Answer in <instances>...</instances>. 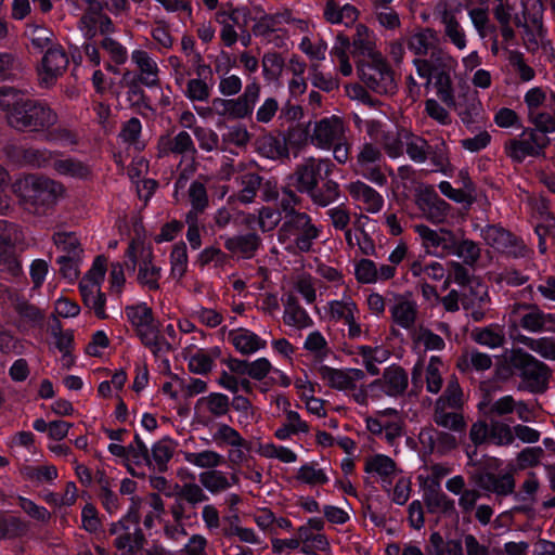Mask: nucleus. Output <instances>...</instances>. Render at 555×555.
I'll return each instance as SVG.
<instances>
[{"label": "nucleus", "instance_id": "nucleus-46", "mask_svg": "<svg viewBox=\"0 0 555 555\" xmlns=\"http://www.w3.org/2000/svg\"><path fill=\"white\" fill-rule=\"evenodd\" d=\"M375 35L365 25L358 24L356 34L352 37L353 53H358L369 59L382 54L376 50Z\"/></svg>", "mask_w": 555, "mask_h": 555}, {"label": "nucleus", "instance_id": "nucleus-28", "mask_svg": "<svg viewBox=\"0 0 555 555\" xmlns=\"http://www.w3.org/2000/svg\"><path fill=\"white\" fill-rule=\"evenodd\" d=\"M224 248L240 259H251L262 246V240L256 232L221 236Z\"/></svg>", "mask_w": 555, "mask_h": 555}, {"label": "nucleus", "instance_id": "nucleus-35", "mask_svg": "<svg viewBox=\"0 0 555 555\" xmlns=\"http://www.w3.org/2000/svg\"><path fill=\"white\" fill-rule=\"evenodd\" d=\"M157 150L160 157L169 154L194 156L197 153L192 137L186 131H180L175 137L162 135L157 142Z\"/></svg>", "mask_w": 555, "mask_h": 555}, {"label": "nucleus", "instance_id": "nucleus-3", "mask_svg": "<svg viewBox=\"0 0 555 555\" xmlns=\"http://www.w3.org/2000/svg\"><path fill=\"white\" fill-rule=\"evenodd\" d=\"M12 192L21 203L31 207L54 205L65 196V186L51 178L39 175H26L16 179Z\"/></svg>", "mask_w": 555, "mask_h": 555}, {"label": "nucleus", "instance_id": "nucleus-14", "mask_svg": "<svg viewBox=\"0 0 555 555\" xmlns=\"http://www.w3.org/2000/svg\"><path fill=\"white\" fill-rule=\"evenodd\" d=\"M365 86L378 94H392L397 89L393 73L382 54L376 55L359 68Z\"/></svg>", "mask_w": 555, "mask_h": 555}, {"label": "nucleus", "instance_id": "nucleus-29", "mask_svg": "<svg viewBox=\"0 0 555 555\" xmlns=\"http://www.w3.org/2000/svg\"><path fill=\"white\" fill-rule=\"evenodd\" d=\"M183 354L191 373L205 375L212 370L215 361L221 356V350L219 347L196 348L194 344H191L184 348Z\"/></svg>", "mask_w": 555, "mask_h": 555}, {"label": "nucleus", "instance_id": "nucleus-48", "mask_svg": "<svg viewBox=\"0 0 555 555\" xmlns=\"http://www.w3.org/2000/svg\"><path fill=\"white\" fill-rule=\"evenodd\" d=\"M259 153L270 159L288 158L289 150L287 140L283 135H264L258 142Z\"/></svg>", "mask_w": 555, "mask_h": 555}, {"label": "nucleus", "instance_id": "nucleus-17", "mask_svg": "<svg viewBox=\"0 0 555 555\" xmlns=\"http://www.w3.org/2000/svg\"><path fill=\"white\" fill-rule=\"evenodd\" d=\"M414 231L421 237L422 246L428 255L438 258L455 255L456 236L451 230H434L425 224H415Z\"/></svg>", "mask_w": 555, "mask_h": 555}, {"label": "nucleus", "instance_id": "nucleus-7", "mask_svg": "<svg viewBox=\"0 0 555 555\" xmlns=\"http://www.w3.org/2000/svg\"><path fill=\"white\" fill-rule=\"evenodd\" d=\"M511 365L519 372L525 389L530 392H543L547 388L552 370L521 348L511 349L507 353Z\"/></svg>", "mask_w": 555, "mask_h": 555}, {"label": "nucleus", "instance_id": "nucleus-12", "mask_svg": "<svg viewBox=\"0 0 555 555\" xmlns=\"http://www.w3.org/2000/svg\"><path fill=\"white\" fill-rule=\"evenodd\" d=\"M548 143L550 138L543 132L527 128L517 138L505 142L504 151L513 162L522 163L527 157L543 155Z\"/></svg>", "mask_w": 555, "mask_h": 555}, {"label": "nucleus", "instance_id": "nucleus-45", "mask_svg": "<svg viewBox=\"0 0 555 555\" xmlns=\"http://www.w3.org/2000/svg\"><path fill=\"white\" fill-rule=\"evenodd\" d=\"M357 354L361 357L365 370L373 376L379 373L378 364L386 362L390 357L389 350L383 346H359Z\"/></svg>", "mask_w": 555, "mask_h": 555}, {"label": "nucleus", "instance_id": "nucleus-20", "mask_svg": "<svg viewBox=\"0 0 555 555\" xmlns=\"http://www.w3.org/2000/svg\"><path fill=\"white\" fill-rule=\"evenodd\" d=\"M68 64V56L61 46L48 48L37 69L39 85L43 88L52 87L65 73Z\"/></svg>", "mask_w": 555, "mask_h": 555}, {"label": "nucleus", "instance_id": "nucleus-42", "mask_svg": "<svg viewBox=\"0 0 555 555\" xmlns=\"http://www.w3.org/2000/svg\"><path fill=\"white\" fill-rule=\"evenodd\" d=\"M198 480L209 493L218 494L230 489L238 479L235 475L229 477L227 473L215 468L199 473Z\"/></svg>", "mask_w": 555, "mask_h": 555}, {"label": "nucleus", "instance_id": "nucleus-5", "mask_svg": "<svg viewBox=\"0 0 555 555\" xmlns=\"http://www.w3.org/2000/svg\"><path fill=\"white\" fill-rule=\"evenodd\" d=\"M57 120V114L47 103L26 96L18 111L7 116L8 124L18 131H49Z\"/></svg>", "mask_w": 555, "mask_h": 555}, {"label": "nucleus", "instance_id": "nucleus-25", "mask_svg": "<svg viewBox=\"0 0 555 555\" xmlns=\"http://www.w3.org/2000/svg\"><path fill=\"white\" fill-rule=\"evenodd\" d=\"M78 29L89 40L98 33L106 36L115 31L111 17L103 13L102 4L96 0H89L88 9L79 20Z\"/></svg>", "mask_w": 555, "mask_h": 555}, {"label": "nucleus", "instance_id": "nucleus-58", "mask_svg": "<svg viewBox=\"0 0 555 555\" xmlns=\"http://www.w3.org/2000/svg\"><path fill=\"white\" fill-rule=\"evenodd\" d=\"M469 20L478 35L483 40L488 36L496 34V27L490 23L488 10L485 8H473L468 11Z\"/></svg>", "mask_w": 555, "mask_h": 555}, {"label": "nucleus", "instance_id": "nucleus-15", "mask_svg": "<svg viewBox=\"0 0 555 555\" xmlns=\"http://www.w3.org/2000/svg\"><path fill=\"white\" fill-rule=\"evenodd\" d=\"M382 159L380 149L371 142H365L359 146L356 162L351 167L356 175L377 186H384L387 183V177L380 166Z\"/></svg>", "mask_w": 555, "mask_h": 555}, {"label": "nucleus", "instance_id": "nucleus-37", "mask_svg": "<svg viewBox=\"0 0 555 555\" xmlns=\"http://www.w3.org/2000/svg\"><path fill=\"white\" fill-rule=\"evenodd\" d=\"M418 207L423 216L434 224L447 222L451 206L435 193L423 195L418 199Z\"/></svg>", "mask_w": 555, "mask_h": 555}, {"label": "nucleus", "instance_id": "nucleus-41", "mask_svg": "<svg viewBox=\"0 0 555 555\" xmlns=\"http://www.w3.org/2000/svg\"><path fill=\"white\" fill-rule=\"evenodd\" d=\"M53 169L60 176L77 180H87L92 176V168L88 163L70 156L57 155L53 162Z\"/></svg>", "mask_w": 555, "mask_h": 555}, {"label": "nucleus", "instance_id": "nucleus-40", "mask_svg": "<svg viewBox=\"0 0 555 555\" xmlns=\"http://www.w3.org/2000/svg\"><path fill=\"white\" fill-rule=\"evenodd\" d=\"M326 314L330 320L345 323L352 317H360V310L349 291H345L339 299L326 305Z\"/></svg>", "mask_w": 555, "mask_h": 555}, {"label": "nucleus", "instance_id": "nucleus-11", "mask_svg": "<svg viewBox=\"0 0 555 555\" xmlns=\"http://www.w3.org/2000/svg\"><path fill=\"white\" fill-rule=\"evenodd\" d=\"M508 325L514 330L521 326L531 333L555 331V315L544 313L533 306L514 304L508 309Z\"/></svg>", "mask_w": 555, "mask_h": 555}, {"label": "nucleus", "instance_id": "nucleus-27", "mask_svg": "<svg viewBox=\"0 0 555 555\" xmlns=\"http://www.w3.org/2000/svg\"><path fill=\"white\" fill-rule=\"evenodd\" d=\"M364 472L377 478L385 492H390L395 479L402 473L390 456L379 453L365 457Z\"/></svg>", "mask_w": 555, "mask_h": 555}, {"label": "nucleus", "instance_id": "nucleus-47", "mask_svg": "<svg viewBox=\"0 0 555 555\" xmlns=\"http://www.w3.org/2000/svg\"><path fill=\"white\" fill-rule=\"evenodd\" d=\"M324 17L331 24L352 25L358 18V10L351 4L339 5L334 0H327Z\"/></svg>", "mask_w": 555, "mask_h": 555}, {"label": "nucleus", "instance_id": "nucleus-52", "mask_svg": "<svg viewBox=\"0 0 555 555\" xmlns=\"http://www.w3.org/2000/svg\"><path fill=\"white\" fill-rule=\"evenodd\" d=\"M307 194L314 205L326 207L338 201L340 196L339 184L334 180H327L321 188L317 186Z\"/></svg>", "mask_w": 555, "mask_h": 555}, {"label": "nucleus", "instance_id": "nucleus-44", "mask_svg": "<svg viewBox=\"0 0 555 555\" xmlns=\"http://www.w3.org/2000/svg\"><path fill=\"white\" fill-rule=\"evenodd\" d=\"M511 337L515 341L528 347L541 358L548 361H555V338L547 336L533 338L522 334L514 335L513 333H511Z\"/></svg>", "mask_w": 555, "mask_h": 555}, {"label": "nucleus", "instance_id": "nucleus-50", "mask_svg": "<svg viewBox=\"0 0 555 555\" xmlns=\"http://www.w3.org/2000/svg\"><path fill=\"white\" fill-rule=\"evenodd\" d=\"M176 450V443L172 439L166 437L155 442L152 447V455L149 464H153L159 472L167 470L169 461L171 460Z\"/></svg>", "mask_w": 555, "mask_h": 555}, {"label": "nucleus", "instance_id": "nucleus-63", "mask_svg": "<svg viewBox=\"0 0 555 555\" xmlns=\"http://www.w3.org/2000/svg\"><path fill=\"white\" fill-rule=\"evenodd\" d=\"M408 133L405 130L401 131H383L379 143L384 151L390 158H398L403 154L404 138L403 134Z\"/></svg>", "mask_w": 555, "mask_h": 555}, {"label": "nucleus", "instance_id": "nucleus-34", "mask_svg": "<svg viewBox=\"0 0 555 555\" xmlns=\"http://www.w3.org/2000/svg\"><path fill=\"white\" fill-rule=\"evenodd\" d=\"M406 46L416 57L430 56L433 52L442 50L438 34L431 28H423L410 35L406 39Z\"/></svg>", "mask_w": 555, "mask_h": 555}, {"label": "nucleus", "instance_id": "nucleus-18", "mask_svg": "<svg viewBox=\"0 0 555 555\" xmlns=\"http://www.w3.org/2000/svg\"><path fill=\"white\" fill-rule=\"evenodd\" d=\"M443 104L453 108L461 121L469 126L479 122L482 118L483 107L477 91L469 88L461 91L457 96L454 94V88L450 90L449 99L439 98Z\"/></svg>", "mask_w": 555, "mask_h": 555}, {"label": "nucleus", "instance_id": "nucleus-23", "mask_svg": "<svg viewBox=\"0 0 555 555\" xmlns=\"http://www.w3.org/2000/svg\"><path fill=\"white\" fill-rule=\"evenodd\" d=\"M481 235L487 245L508 256L518 258L525 257L528 253L524 242L502 227L488 225Z\"/></svg>", "mask_w": 555, "mask_h": 555}, {"label": "nucleus", "instance_id": "nucleus-39", "mask_svg": "<svg viewBox=\"0 0 555 555\" xmlns=\"http://www.w3.org/2000/svg\"><path fill=\"white\" fill-rule=\"evenodd\" d=\"M131 60L139 69L138 80L149 87H155L159 83V68L156 61L144 50H134L131 53Z\"/></svg>", "mask_w": 555, "mask_h": 555}, {"label": "nucleus", "instance_id": "nucleus-57", "mask_svg": "<svg viewBox=\"0 0 555 555\" xmlns=\"http://www.w3.org/2000/svg\"><path fill=\"white\" fill-rule=\"evenodd\" d=\"M12 305L23 323L36 326L42 322L43 314L40 310L24 298L15 296L12 298Z\"/></svg>", "mask_w": 555, "mask_h": 555}, {"label": "nucleus", "instance_id": "nucleus-9", "mask_svg": "<svg viewBox=\"0 0 555 555\" xmlns=\"http://www.w3.org/2000/svg\"><path fill=\"white\" fill-rule=\"evenodd\" d=\"M106 272V260L99 256L93 261L91 269L79 283L80 294L83 304L91 309L99 319H106L105 302L106 296L101 291Z\"/></svg>", "mask_w": 555, "mask_h": 555}, {"label": "nucleus", "instance_id": "nucleus-38", "mask_svg": "<svg viewBox=\"0 0 555 555\" xmlns=\"http://www.w3.org/2000/svg\"><path fill=\"white\" fill-rule=\"evenodd\" d=\"M229 410V397L221 392H210L195 403V411L204 417L219 418L228 414Z\"/></svg>", "mask_w": 555, "mask_h": 555}, {"label": "nucleus", "instance_id": "nucleus-4", "mask_svg": "<svg viewBox=\"0 0 555 555\" xmlns=\"http://www.w3.org/2000/svg\"><path fill=\"white\" fill-rule=\"evenodd\" d=\"M463 391L456 378L448 382L444 392L437 398L433 409V421L441 428L465 434L467 422L463 414Z\"/></svg>", "mask_w": 555, "mask_h": 555}, {"label": "nucleus", "instance_id": "nucleus-54", "mask_svg": "<svg viewBox=\"0 0 555 555\" xmlns=\"http://www.w3.org/2000/svg\"><path fill=\"white\" fill-rule=\"evenodd\" d=\"M473 339L482 346L494 349L503 346L505 334L499 325H490L482 328H476L473 332Z\"/></svg>", "mask_w": 555, "mask_h": 555}, {"label": "nucleus", "instance_id": "nucleus-55", "mask_svg": "<svg viewBox=\"0 0 555 555\" xmlns=\"http://www.w3.org/2000/svg\"><path fill=\"white\" fill-rule=\"evenodd\" d=\"M261 177L255 172H247L238 178L240 191L236 199L242 204H250L254 202L258 189L261 184Z\"/></svg>", "mask_w": 555, "mask_h": 555}, {"label": "nucleus", "instance_id": "nucleus-31", "mask_svg": "<svg viewBox=\"0 0 555 555\" xmlns=\"http://www.w3.org/2000/svg\"><path fill=\"white\" fill-rule=\"evenodd\" d=\"M350 197L361 204V208L369 214H377L384 207V197L374 188L361 180L346 184Z\"/></svg>", "mask_w": 555, "mask_h": 555}, {"label": "nucleus", "instance_id": "nucleus-32", "mask_svg": "<svg viewBox=\"0 0 555 555\" xmlns=\"http://www.w3.org/2000/svg\"><path fill=\"white\" fill-rule=\"evenodd\" d=\"M321 375L331 388L345 392L356 390V384L365 378L364 372L360 369L340 370L323 366Z\"/></svg>", "mask_w": 555, "mask_h": 555}, {"label": "nucleus", "instance_id": "nucleus-21", "mask_svg": "<svg viewBox=\"0 0 555 555\" xmlns=\"http://www.w3.org/2000/svg\"><path fill=\"white\" fill-rule=\"evenodd\" d=\"M409 385L406 372L397 365L384 370L380 378L369 384L372 392V400H378L383 396L397 397L402 395Z\"/></svg>", "mask_w": 555, "mask_h": 555}, {"label": "nucleus", "instance_id": "nucleus-30", "mask_svg": "<svg viewBox=\"0 0 555 555\" xmlns=\"http://www.w3.org/2000/svg\"><path fill=\"white\" fill-rule=\"evenodd\" d=\"M389 312L393 323L401 328L409 330L415 324L418 307L410 294H395Z\"/></svg>", "mask_w": 555, "mask_h": 555}, {"label": "nucleus", "instance_id": "nucleus-16", "mask_svg": "<svg viewBox=\"0 0 555 555\" xmlns=\"http://www.w3.org/2000/svg\"><path fill=\"white\" fill-rule=\"evenodd\" d=\"M334 166L330 158L308 157L296 167L291 179L298 192L308 193L318 186L320 180L332 175Z\"/></svg>", "mask_w": 555, "mask_h": 555}, {"label": "nucleus", "instance_id": "nucleus-43", "mask_svg": "<svg viewBox=\"0 0 555 555\" xmlns=\"http://www.w3.org/2000/svg\"><path fill=\"white\" fill-rule=\"evenodd\" d=\"M283 321L287 326L298 330L310 327L313 324L311 317L294 295H288L284 301Z\"/></svg>", "mask_w": 555, "mask_h": 555}, {"label": "nucleus", "instance_id": "nucleus-6", "mask_svg": "<svg viewBox=\"0 0 555 555\" xmlns=\"http://www.w3.org/2000/svg\"><path fill=\"white\" fill-rule=\"evenodd\" d=\"M126 315L142 344L156 357L171 350V346L159 333L154 321L153 311L145 304L126 308Z\"/></svg>", "mask_w": 555, "mask_h": 555}, {"label": "nucleus", "instance_id": "nucleus-61", "mask_svg": "<svg viewBox=\"0 0 555 555\" xmlns=\"http://www.w3.org/2000/svg\"><path fill=\"white\" fill-rule=\"evenodd\" d=\"M492 366V358L478 350H472L464 354L459 363L457 367L461 371L476 370V371H487Z\"/></svg>", "mask_w": 555, "mask_h": 555}, {"label": "nucleus", "instance_id": "nucleus-22", "mask_svg": "<svg viewBox=\"0 0 555 555\" xmlns=\"http://www.w3.org/2000/svg\"><path fill=\"white\" fill-rule=\"evenodd\" d=\"M347 130L348 128L340 117H324L314 124L310 141L315 147L328 151L336 142L344 140Z\"/></svg>", "mask_w": 555, "mask_h": 555}, {"label": "nucleus", "instance_id": "nucleus-53", "mask_svg": "<svg viewBox=\"0 0 555 555\" xmlns=\"http://www.w3.org/2000/svg\"><path fill=\"white\" fill-rule=\"evenodd\" d=\"M56 152L47 149H24L21 151V164L34 168H44L53 164Z\"/></svg>", "mask_w": 555, "mask_h": 555}, {"label": "nucleus", "instance_id": "nucleus-51", "mask_svg": "<svg viewBox=\"0 0 555 555\" xmlns=\"http://www.w3.org/2000/svg\"><path fill=\"white\" fill-rule=\"evenodd\" d=\"M405 152L411 160L414 163L423 164L428 158L430 153V145L422 137L413 133L403 134Z\"/></svg>", "mask_w": 555, "mask_h": 555}, {"label": "nucleus", "instance_id": "nucleus-33", "mask_svg": "<svg viewBox=\"0 0 555 555\" xmlns=\"http://www.w3.org/2000/svg\"><path fill=\"white\" fill-rule=\"evenodd\" d=\"M228 341L242 356L254 354L267 347L266 339L245 327L231 330L228 334Z\"/></svg>", "mask_w": 555, "mask_h": 555}, {"label": "nucleus", "instance_id": "nucleus-64", "mask_svg": "<svg viewBox=\"0 0 555 555\" xmlns=\"http://www.w3.org/2000/svg\"><path fill=\"white\" fill-rule=\"evenodd\" d=\"M242 435L232 426L219 423L212 433V441L219 448L237 447L242 443Z\"/></svg>", "mask_w": 555, "mask_h": 555}, {"label": "nucleus", "instance_id": "nucleus-49", "mask_svg": "<svg viewBox=\"0 0 555 555\" xmlns=\"http://www.w3.org/2000/svg\"><path fill=\"white\" fill-rule=\"evenodd\" d=\"M183 459L186 463L205 470L215 469L225 462L222 454L211 449L199 452H184Z\"/></svg>", "mask_w": 555, "mask_h": 555}, {"label": "nucleus", "instance_id": "nucleus-56", "mask_svg": "<svg viewBox=\"0 0 555 555\" xmlns=\"http://www.w3.org/2000/svg\"><path fill=\"white\" fill-rule=\"evenodd\" d=\"M170 276L180 281L185 275L189 267L188 249L184 243L176 244L170 253Z\"/></svg>", "mask_w": 555, "mask_h": 555}, {"label": "nucleus", "instance_id": "nucleus-24", "mask_svg": "<svg viewBox=\"0 0 555 555\" xmlns=\"http://www.w3.org/2000/svg\"><path fill=\"white\" fill-rule=\"evenodd\" d=\"M365 425L373 435H384L390 444L402 436L403 421L396 409H385L374 416H366Z\"/></svg>", "mask_w": 555, "mask_h": 555}, {"label": "nucleus", "instance_id": "nucleus-60", "mask_svg": "<svg viewBox=\"0 0 555 555\" xmlns=\"http://www.w3.org/2000/svg\"><path fill=\"white\" fill-rule=\"evenodd\" d=\"M25 243V235L20 225L0 220V246L15 248Z\"/></svg>", "mask_w": 555, "mask_h": 555}, {"label": "nucleus", "instance_id": "nucleus-26", "mask_svg": "<svg viewBox=\"0 0 555 555\" xmlns=\"http://www.w3.org/2000/svg\"><path fill=\"white\" fill-rule=\"evenodd\" d=\"M457 433L438 430L434 426H426L421 429L418 440L423 449L433 454L446 455L455 450L460 440Z\"/></svg>", "mask_w": 555, "mask_h": 555}, {"label": "nucleus", "instance_id": "nucleus-19", "mask_svg": "<svg viewBox=\"0 0 555 555\" xmlns=\"http://www.w3.org/2000/svg\"><path fill=\"white\" fill-rule=\"evenodd\" d=\"M460 7H453L449 0H441L436 5V15L443 25L446 39L462 51L467 48V35L456 16Z\"/></svg>", "mask_w": 555, "mask_h": 555}, {"label": "nucleus", "instance_id": "nucleus-1", "mask_svg": "<svg viewBox=\"0 0 555 555\" xmlns=\"http://www.w3.org/2000/svg\"><path fill=\"white\" fill-rule=\"evenodd\" d=\"M285 194L288 198L281 202L284 217L278 230V241L288 253H309L320 237L322 229L313 222L310 215L295 209L300 199L293 191H285Z\"/></svg>", "mask_w": 555, "mask_h": 555}, {"label": "nucleus", "instance_id": "nucleus-36", "mask_svg": "<svg viewBox=\"0 0 555 555\" xmlns=\"http://www.w3.org/2000/svg\"><path fill=\"white\" fill-rule=\"evenodd\" d=\"M481 489L492 492L499 496H507L515 493V478L512 472L503 475L482 473L476 478Z\"/></svg>", "mask_w": 555, "mask_h": 555}, {"label": "nucleus", "instance_id": "nucleus-59", "mask_svg": "<svg viewBox=\"0 0 555 555\" xmlns=\"http://www.w3.org/2000/svg\"><path fill=\"white\" fill-rule=\"evenodd\" d=\"M188 195L192 209L186 215L198 217L208 207V194L205 184L198 180L193 181L189 186Z\"/></svg>", "mask_w": 555, "mask_h": 555}, {"label": "nucleus", "instance_id": "nucleus-8", "mask_svg": "<svg viewBox=\"0 0 555 555\" xmlns=\"http://www.w3.org/2000/svg\"><path fill=\"white\" fill-rule=\"evenodd\" d=\"M260 82L253 78L245 86L244 91L235 98H215L211 108L217 115L227 119H244L251 116L255 105L260 98Z\"/></svg>", "mask_w": 555, "mask_h": 555}, {"label": "nucleus", "instance_id": "nucleus-10", "mask_svg": "<svg viewBox=\"0 0 555 555\" xmlns=\"http://www.w3.org/2000/svg\"><path fill=\"white\" fill-rule=\"evenodd\" d=\"M126 255L132 261V269L138 266L137 280L139 284L150 291L159 289L162 268L153 262L152 249L141 242L131 241Z\"/></svg>", "mask_w": 555, "mask_h": 555}, {"label": "nucleus", "instance_id": "nucleus-62", "mask_svg": "<svg viewBox=\"0 0 555 555\" xmlns=\"http://www.w3.org/2000/svg\"><path fill=\"white\" fill-rule=\"evenodd\" d=\"M52 240L63 256H81L80 242L74 232H55Z\"/></svg>", "mask_w": 555, "mask_h": 555}, {"label": "nucleus", "instance_id": "nucleus-13", "mask_svg": "<svg viewBox=\"0 0 555 555\" xmlns=\"http://www.w3.org/2000/svg\"><path fill=\"white\" fill-rule=\"evenodd\" d=\"M109 533L116 537L114 545L119 555H135L143 547L144 535L138 526L137 516L131 511L111 525Z\"/></svg>", "mask_w": 555, "mask_h": 555}, {"label": "nucleus", "instance_id": "nucleus-2", "mask_svg": "<svg viewBox=\"0 0 555 555\" xmlns=\"http://www.w3.org/2000/svg\"><path fill=\"white\" fill-rule=\"evenodd\" d=\"M417 75L433 85L437 98L449 99L453 86V75L457 68V60L447 50L433 52L429 57H415L412 62Z\"/></svg>", "mask_w": 555, "mask_h": 555}]
</instances>
